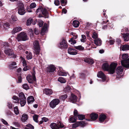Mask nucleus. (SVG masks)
Listing matches in <instances>:
<instances>
[{
  "label": "nucleus",
  "mask_w": 129,
  "mask_h": 129,
  "mask_svg": "<svg viewBox=\"0 0 129 129\" xmlns=\"http://www.w3.org/2000/svg\"><path fill=\"white\" fill-rule=\"evenodd\" d=\"M117 64L115 63H112L109 66L107 63H104L102 65V69L105 71H108L109 74H113L115 71V69Z\"/></svg>",
  "instance_id": "obj_1"
},
{
  "label": "nucleus",
  "mask_w": 129,
  "mask_h": 129,
  "mask_svg": "<svg viewBox=\"0 0 129 129\" xmlns=\"http://www.w3.org/2000/svg\"><path fill=\"white\" fill-rule=\"evenodd\" d=\"M36 12L39 17H42L41 14H43L44 16H45L48 14V11L46 9L41 6H39L37 9Z\"/></svg>",
  "instance_id": "obj_2"
},
{
  "label": "nucleus",
  "mask_w": 129,
  "mask_h": 129,
  "mask_svg": "<svg viewBox=\"0 0 129 129\" xmlns=\"http://www.w3.org/2000/svg\"><path fill=\"white\" fill-rule=\"evenodd\" d=\"M128 57L127 54H123L122 55V58L124 60L121 62L122 65L126 68H129V58L127 60H125Z\"/></svg>",
  "instance_id": "obj_3"
},
{
  "label": "nucleus",
  "mask_w": 129,
  "mask_h": 129,
  "mask_svg": "<svg viewBox=\"0 0 129 129\" xmlns=\"http://www.w3.org/2000/svg\"><path fill=\"white\" fill-rule=\"evenodd\" d=\"M17 39L18 41H25L28 40L26 34L24 32H21L18 35Z\"/></svg>",
  "instance_id": "obj_4"
},
{
  "label": "nucleus",
  "mask_w": 129,
  "mask_h": 129,
  "mask_svg": "<svg viewBox=\"0 0 129 129\" xmlns=\"http://www.w3.org/2000/svg\"><path fill=\"white\" fill-rule=\"evenodd\" d=\"M17 5L19 7L18 10V14L21 15H23L25 13V10L24 8L23 3L20 2H18Z\"/></svg>",
  "instance_id": "obj_5"
},
{
  "label": "nucleus",
  "mask_w": 129,
  "mask_h": 129,
  "mask_svg": "<svg viewBox=\"0 0 129 129\" xmlns=\"http://www.w3.org/2000/svg\"><path fill=\"white\" fill-rule=\"evenodd\" d=\"M34 53L37 55L40 52V48L38 42L36 40L33 43Z\"/></svg>",
  "instance_id": "obj_6"
},
{
  "label": "nucleus",
  "mask_w": 129,
  "mask_h": 129,
  "mask_svg": "<svg viewBox=\"0 0 129 129\" xmlns=\"http://www.w3.org/2000/svg\"><path fill=\"white\" fill-rule=\"evenodd\" d=\"M50 126L52 129H59V128H62L64 126L63 125L60 121L58 122L57 124L54 123H52Z\"/></svg>",
  "instance_id": "obj_7"
},
{
  "label": "nucleus",
  "mask_w": 129,
  "mask_h": 129,
  "mask_svg": "<svg viewBox=\"0 0 129 129\" xmlns=\"http://www.w3.org/2000/svg\"><path fill=\"white\" fill-rule=\"evenodd\" d=\"M59 102L60 101L58 99H54L50 103V106L52 108L54 109L56 105L58 104Z\"/></svg>",
  "instance_id": "obj_8"
},
{
  "label": "nucleus",
  "mask_w": 129,
  "mask_h": 129,
  "mask_svg": "<svg viewBox=\"0 0 129 129\" xmlns=\"http://www.w3.org/2000/svg\"><path fill=\"white\" fill-rule=\"evenodd\" d=\"M35 74V73L34 72L32 74L31 76L29 75L27 76L26 79L29 83H32L34 81L36 80Z\"/></svg>",
  "instance_id": "obj_9"
},
{
  "label": "nucleus",
  "mask_w": 129,
  "mask_h": 129,
  "mask_svg": "<svg viewBox=\"0 0 129 129\" xmlns=\"http://www.w3.org/2000/svg\"><path fill=\"white\" fill-rule=\"evenodd\" d=\"M5 53L6 54L10 56V57L15 58L16 55L14 54L13 50L9 49L6 50L5 51Z\"/></svg>",
  "instance_id": "obj_10"
},
{
  "label": "nucleus",
  "mask_w": 129,
  "mask_h": 129,
  "mask_svg": "<svg viewBox=\"0 0 129 129\" xmlns=\"http://www.w3.org/2000/svg\"><path fill=\"white\" fill-rule=\"evenodd\" d=\"M58 46L61 49L67 48V45L66 41L64 39L62 40L58 44Z\"/></svg>",
  "instance_id": "obj_11"
},
{
  "label": "nucleus",
  "mask_w": 129,
  "mask_h": 129,
  "mask_svg": "<svg viewBox=\"0 0 129 129\" xmlns=\"http://www.w3.org/2000/svg\"><path fill=\"white\" fill-rule=\"evenodd\" d=\"M56 67L53 65L50 64L47 68V71L49 72H53L55 70Z\"/></svg>",
  "instance_id": "obj_12"
},
{
  "label": "nucleus",
  "mask_w": 129,
  "mask_h": 129,
  "mask_svg": "<svg viewBox=\"0 0 129 129\" xmlns=\"http://www.w3.org/2000/svg\"><path fill=\"white\" fill-rule=\"evenodd\" d=\"M97 76L99 78L102 79L103 81H105L106 79V76L104 74L102 71H100L97 74Z\"/></svg>",
  "instance_id": "obj_13"
},
{
  "label": "nucleus",
  "mask_w": 129,
  "mask_h": 129,
  "mask_svg": "<svg viewBox=\"0 0 129 129\" xmlns=\"http://www.w3.org/2000/svg\"><path fill=\"white\" fill-rule=\"evenodd\" d=\"M58 74L60 76H65L67 75V73L65 72L62 70V68L60 67H59L58 69Z\"/></svg>",
  "instance_id": "obj_14"
},
{
  "label": "nucleus",
  "mask_w": 129,
  "mask_h": 129,
  "mask_svg": "<svg viewBox=\"0 0 129 129\" xmlns=\"http://www.w3.org/2000/svg\"><path fill=\"white\" fill-rule=\"evenodd\" d=\"M68 53L70 55H75L77 53V51L71 48H69L68 49Z\"/></svg>",
  "instance_id": "obj_15"
},
{
  "label": "nucleus",
  "mask_w": 129,
  "mask_h": 129,
  "mask_svg": "<svg viewBox=\"0 0 129 129\" xmlns=\"http://www.w3.org/2000/svg\"><path fill=\"white\" fill-rule=\"evenodd\" d=\"M77 98L76 96L73 94H72L71 97L69 98V100L70 102L75 103L77 101Z\"/></svg>",
  "instance_id": "obj_16"
},
{
  "label": "nucleus",
  "mask_w": 129,
  "mask_h": 129,
  "mask_svg": "<svg viewBox=\"0 0 129 129\" xmlns=\"http://www.w3.org/2000/svg\"><path fill=\"white\" fill-rule=\"evenodd\" d=\"M43 93L46 95H50L53 93V91L51 89L45 88L43 90Z\"/></svg>",
  "instance_id": "obj_17"
},
{
  "label": "nucleus",
  "mask_w": 129,
  "mask_h": 129,
  "mask_svg": "<svg viewBox=\"0 0 129 129\" xmlns=\"http://www.w3.org/2000/svg\"><path fill=\"white\" fill-rule=\"evenodd\" d=\"M48 27V25L47 24L45 23L41 31V35H43L44 34V33L47 30Z\"/></svg>",
  "instance_id": "obj_18"
},
{
  "label": "nucleus",
  "mask_w": 129,
  "mask_h": 129,
  "mask_svg": "<svg viewBox=\"0 0 129 129\" xmlns=\"http://www.w3.org/2000/svg\"><path fill=\"white\" fill-rule=\"evenodd\" d=\"M123 68L121 66L118 67L116 70V73L118 74H121L123 72Z\"/></svg>",
  "instance_id": "obj_19"
},
{
  "label": "nucleus",
  "mask_w": 129,
  "mask_h": 129,
  "mask_svg": "<svg viewBox=\"0 0 129 129\" xmlns=\"http://www.w3.org/2000/svg\"><path fill=\"white\" fill-rule=\"evenodd\" d=\"M22 29V28L21 27H17L14 28L12 31V33L13 34H15L18 32L21 31Z\"/></svg>",
  "instance_id": "obj_20"
},
{
  "label": "nucleus",
  "mask_w": 129,
  "mask_h": 129,
  "mask_svg": "<svg viewBox=\"0 0 129 129\" xmlns=\"http://www.w3.org/2000/svg\"><path fill=\"white\" fill-rule=\"evenodd\" d=\"M94 44L97 46H100L101 45L102 41L100 38H98L94 40Z\"/></svg>",
  "instance_id": "obj_21"
},
{
  "label": "nucleus",
  "mask_w": 129,
  "mask_h": 129,
  "mask_svg": "<svg viewBox=\"0 0 129 129\" xmlns=\"http://www.w3.org/2000/svg\"><path fill=\"white\" fill-rule=\"evenodd\" d=\"M123 37L125 41H127L129 40V33L123 34Z\"/></svg>",
  "instance_id": "obj_22"
},
{
  "label": "nucleus",
  "mask_w": 129,
  "mask_h": 129,
  "mask_svg": "<svg viewBox=\"0 0 129 129\" xmlns=\"http://www.w3.org/2000/svg\"><path fill=\"white\" fill-rule=\"evenodd\" d=\"M28 116L27 115L23 114L22 116L21 119L23 122H25L28 119Z\"/></svg>",
  "instance_id": "obj_23"
},
{
  "label": "nucleus",
  "mask_w": 129,
  "mask_h": 129,
  "mask_svg": "<svg viewBox=\"0 0 129 129\" xmlns=\"http://www.w3.org/2000/svg\"><path fill=\"white\" fill-rule=\"evenodd\" d=\"M90 117L91 119L94 120L98 118V115L97 114L92 113L90 115Z\"/></svg>",
  "instance_id": "obj_24"
},
{
  "label": "nucleus",
  "mask_w": 129,
  "mask_h": 129,
  "mask_svg": "<svg viewBox=\"0 0 129 129\" xmlns=\"http://www.w3.org/2000/svg\"><path fill=\"white\" fill-rule=\"evenodd\" d=\"M121 49L123 51H126L129 50V45H125L121 46Z\"/></svg>",
  "instance_id": "obj_25"
},
{
  "label": "nucleus",
  "mask_w": 129,
  "mask_h": 129,
  "mask_svg": "<svg viewBox=\"0 0 129 129\" xmlns=\"http://www.w3.org/2000/svg\"><path fill=\"white\" fill-rule=\"evenodd\" d=\"M34 101V99L33 96H29L27 98V102L28 104L32 103Z\"/></svg>",
  "instance_id": "obj_26"
},
{
  "label": "nucleus",
  "mask_w": 129,
  "mask_h": 129,
  "mask_svg": "<svg viewBox=\"0 0 129 129\" xmlns=\"http://www.w3.org/2000/svg\"><path fill=\"white\" fill-rule=\"evenodd\" d=\"M25 53L26 55V58L28 60L31 59L32 58V55L31 52L29 53L27 51H26Z\"/></svg>",
  "instance_id": "obj_27"
},
{
  "label": "nucleus",
  "mask_w": 129,
  "mask_h": 129,
  "mask_svg": "<svg viewBox=\"0 0 129 129\" xmlns=\"http://www.w3.org/2000/svg\"><path fill=\"white\" fill-rule=\"evenodd\" d=\"M106 118V116L104 114H102L100 115L99 118V121L100 122H103Z\"/></svg>",
  "instance_id": "obj_28"
},
{
  "label": "nucleus",
  "mask_w": 129,
  "mask_h": 129,
  "mask_svg": "<svg viewBox=\"0 0 129 129\" xmlns=\"http://www.w3.org/2000/svg\"><path fill=\"white\" fill-rule=\"evenodd\" d=\"M73 25L75 27H77L79 25V22L77 20H74L73 23Z\"/></svg>",
  "instance_id": "obj_29"
},
{
  "label": "nucleus",
  "mask_w": 129,
  "mask_h": 129,
  "mask_svg": "<svg viewBox=\"0 0 129 129\" xmlns=\"http://www.w3.org/2000/svg\"><path fill=\"white\" fill-rule=\"evenodd\" d=\"M85 61L89 64H92L94 63L93 60L90 58H87L84 60Z\"/></svg>",
  "instance_id": "obj_30"
},
{
  "label": "nucleus",
  "mask_w": 129,
  "mask_h": 129,
  "mask_svg": "<svg viewBox=\"0 0 129 129\" xmlns=\"http://www.w3.org/2000/svg\"><path fill=\"white\" fill-rule=\"evenodd\" d=\"M19 97L20 100V99H26V98H25L24 95L22 92H21L19 93Z\"/></svg>",
  "instance_id": "obj_31"
},
{
  "label": "nucleus",
  "mask_w": 129,
  "mask_h": 129,
  "mask_svg": "<svg viewBox=\"0 0 129 129\" xmlns=\"http://www.w3.org/2000/svg\"><path fill=\"white\" fill-rule=\"evenodd\" d=\"M16 65V62H12L10 64L9 66L10 68L11 69H13L14 68H16V66H14Z\"/></svg>",
  "instance_id": "obj_32"
},
{
  "label": "nucleus",
  "mask_w": 129,
  "mask_h": 129,
  "mask_svg": "<svg viewBox=\"0 0 129 129\" xmlns=\"http://www.w3.org/2000/svg\"><path fill=\"white\" fill-rule=\"evenodd\" d=\"M20 104L22 107L24 106L26 103V99H20Z\"/></svg>",
  "instance_id": "obj_33"
},
{
  "label": "nucleus",
  "mask_w": 129,
  "mask_h": 129,
  "mask_svg": "<svg viewBox=\"0 0 129 129\" xmlns=\"http://www.w3.org/2000/svg\"><path fill=\"white\" fill-rule=\"evenodd\" d=\"M58 81L61 83H64L66 82L65 79L61 77H60L58 78Z\"/></svg>",
  "instance_id": "obj_34"
},
{
  "label": "nucleus",
  "mask_w": 129,
  "mask_h": 129,
  "mask_svg": "<svg viewBox=\"0 0 129 129\" xmlns=\"http://www.w3.org/2000/svg\"><path fill=\"white\" fill-rule=\"evenodd\" d=\"M75 47L76 49L81 51L83 50L84 49V47L81 45L75 46Z\"/></svg>",
  "instance_id": "obj_35"
},
{
  "label": "nucleus",
  "mask_w": 129,
  "mask_h": 129,
  "mask_svg": "<svg viewBox=\"0 0 129 129\" xmlns=\"http://www.w3.org/2000/svg\"><path fill=\"white\" fill-rule=\"evenodd\" d=\"M14 113L16 115H18L19 113V110L17 106H16L14 108Z\"/></svg>",
  "instance_id": "obj_36"
},
{
  "label": "nucleus",
  "mask_w": 129,
  "mask_h": 129,
  "mask_svg": "<svg viewBox=\"0 0 129 129\" xmlns=\"http://www.w3.org/2000/svg\"><path fill=\"white\" fill-rule=\"evenodd\" d=\"M81 41L83 42H84L86 41V37L84 35H82L81 36Z\"/></svg>",
  "instance_id": "obj_37"
},
{
  "label": "nucleus",
  "mask_w": 129,
  "mask_h": 129,
  "mask_svg": "<svg viewBox=\"0 0 129 129\" xmlns=\"http://www.w3.org/2000/svg\"><path fill=\"white\" fill-rule=\"evenodd\" d=\"M38 116L36 114L34 115L33 118L34 120L36 122H38Z\"/></svg>",
  "instance_id": "obj_38"
},
{
  "label": "nucleus",
  "mask_w": 129,
  "mask_h": 129,
  "mask_svg": "<svg viewBox=\"0 0 129 129\" xmlns=\"http://www.w3.org/2000/svg\"><path fill=\"white\" fill-rule=\"evenodd\" d=\"M92 37L94 39H96L97 38L98 36L97 34L94 32H92Z\"/></svg>",
  "instance_id": "obj_39"
},
{
  "label": "nucleus",
  "mask_w": 129,
  "mask_h": 129,
  "mask_svg": "<svg viewBox=\"0 0 129 129\" xmlns=\"http://www.w3.org/2000/svg\"><path fill=\"white\" fill-rule=\"evenodd\" d=\"M3 26L4 28L6 29L9 28L10 25L7 22L3 24Z\"/></svg>",
  "instance_id": "obj_40"
},
{
  "label": "nucleus",
  "mask_w": 129,
  "mask_h": 129,
  "mask_svg": "<svg viewBox=\"0 0 129 129\" xmlns=\"http://www.w3.org/2000/svg\"><path fill=\"white\" fill-rule=\"evenodd\" d=\"M25 67L23 68V71H25L27 70H29L30 68V67L29 66H25Z\"/></svg>",
  "instance_id": "obj_41"
},
{
  "label": "nucleus",
  "mask_w": 129,
  "mask_h": 129,
  "mask_svg": "<svg viewBox=\"0 0 129 129\" xmlns=\"http://www.w3.org/2000/svg\"><path fill=\"white\" fill-rule=\"evenodd\" d=\"M78 118L80 120H82L85 118V116L84 115L81 114L78 115Z\"/></svg>",
  "instance_id": "obj_42"
},
{
  "label": "nucleus",
  "mask_w": 129,
  "mask_h": 129,
  "mask_svg": "<svg viewBox=\"0 0 129 129\" xmlns=\"http://www.w3.org/2000/svg\"><path fill=\"white\" fill-rule=\"evenodd\" d=\"M13 99L15 101H14L15 103H17L19 101V99L18 97L16 96H14L13 97Z\"/></svg>",
  "instance_id": "obj_43"
},
{
  "label": "nucleus",
  "mask_w": 129,
  "mask_h": 129,
  "mask_svg": "<svg viewBox=\"0 0 129 129\" xmlns=\"http://www.w3.org/2000/svg\"><path fill=\"white\" fill-rule=\"evenodd\" d=\"M78 122L79 123V126H84L86 124V123L83 121H80Z\"/></svg>",
  "instance_id": "obj_44"
},
{
  "label": "nucleus",
  "mask_w": 129,
  "mask_h": 129,
  "mask_svg": "<svg viewBox=\"0 0 129 129\" xmlns=\"http://www.w3.org/2000/svg\"><path fill=\"white\" fill-rule=\"evenodd\" d=\"M76 118L74 117H71L70 118V121L72 122H75L76 120Z\"/></svg>",
  "instance_id": "obj_45"
},
{
  "label": "nucleus",
  "mask_w": 129,
  "mask_h": 129,
  "mask_svg": "<svg viewBox=\"0 0 129 129\" xmlns=\"http://www.w3.org/2000/svg\"><path fill=\"white\" fill-rule=\"evenodd\" d=\"M32 19H28L27 21L26 24L27 25H30L32 21Z\"/></svg>",
  "instance_id": "obj_46"
},
{
  "label": "nucleus",
  "mask_w": 129,
  "mask_h": 129,
  "mask_svg": "<svg viewBox=\"0 0 129 129\" xmlns=\"http://www.w3.org/2000/svg\"><path fill=\"white\" fill-rule=\"evenodd\" d=\"M112 38L110 37V39L109 40V44L110 45H113L114 44V43L115 42V40L113 39H111Z\"/></svg>",
  "instance_id": "obj_47"
},
{
  "label": "nucleus",
  "mask_w": 129,
  "mask_h": 129,
  "mask_svg": "<svg viewBox=\"0 0 129 129\" xmlns=\"http://www.w3.org/2000/svg\"><path fill=\"white\" fill-rule=\"evenodd\" d=\"M2 44L3 45V47H4L5 48L9 46L7 42H3L2 43Z\"/></svg>",
  "instance_id": "obj_48"
},
{
  "label": "nucleus",
  "mask_w": 129,
  "mask_h": 129,
  "mask_svg": "<svg viewBox=\"0 0 129 129\" xmlns=\"http://www.w3.org/2000/svg\"><path fill=\"white\" fill-rule=\"evenodd\" d=\"M79 122H76V123L73 124V128H76L79 126Z\"/></svg>",
  "instance_id": "obj_49"
},
{
  "label": "nucleus",
  "mask_w": 129,
  "mask_h": 129,
  "mask_svg": "<svg viewBox=\"0 0 129 129\" xmlns=\"http://www.w3.org/2000/svg\"><path fill=\"white\" fill-rule=\"evenodd\" d=\"M23 88L26 89H28L29 88L27 84H25L23 85Z\"/></svg>",
  "instance_id": "obj_50"
},
{
  "label": "nucleus",
  "mask_w": 129,
  "mask_h": 129,
  "mask_svg": "<svg viewBox=\"0 0 129 129\" xmlns=\"http://www.w3.org/2000/svg\"><path fill=\"white\" fill-rule=\"evenodd\" d=\"M36 6V5L35 3H31L30 6V7L31 8H35Z\"/></svg>",
  "instance_id": "obj_51"
},
{
  "label": "nucleus",
  "mask_w": 129,
  "mask_h": 129,
  "mask_svg": "<svg viewBox=\"0 0 129 129\" xmlns=\"http://www.w3.org/2000/svg\"><path fill=\"white\" fill-rule=\"evenodd\" d=\"M54 4L56 6H58L60 4V2L59 0H55Z\"/></svg>",
  "instance_id": "obj_52"
},
{
  "label": "nucleus",
  "mask_w": 129,
  "mask_h": 129,
  "mask_svg": "<svg viewBox=\"0 0 129 129\" xmlns=\"http://www.w3.org/2000/svg\"><path fill=\"white\" fill-rule=\"evenodd\" d=\"M67 97V96L66 94H64L62 95L61 97V99L62 100H64Z\"/></svg>",
  "instance_id": "obj_53"
},
{
  "label": "nucleus",
  "mask_w": 129,
  "mask_h": 129,
  "mask_svg": "<svg viewBox=\"0 0 129 129\" xmlns=\"http://www.w3.org/2000/svg\"><path fill=\"white\" fill-rule=\"evenodd\" d=\"M22 59V63L23 66H26L27 64L25 60L23 58Z\"/></svg>",
  "instance_id": "obj_54"
},
{
  "label": "nucleus",
  "mask_w": 129,
  "mask_h": 129,
  "mask_svg": "<svg viewBox=\"0 0 129 129\" xmlns=\"http://www.w3.org/2000/svg\"><path fill=\"white\" fill-rule=\"evenodd\" d=\"M39 27H41L43 23V21L42 20H39Z\"/></svg>",
  "instance_id": "obj_55"
},
{
  "label": "nucleus",
  "mask_w": 129,
  "mask_h": 129,
  "mask_svg": "<svg viewBox=\"0 0 129 129\" xmlns=\"http://www.w3.org/2000/svg\"><path fill=\"white\" fill-rule=\"evenodd\" d=\"M1 121L3 123L6 125H8V123L7 122L5 121V120L2 119H1Z\"/></svg>",
  "instance_id": "obj_56"
},
{
  "label": "nucleus",
  "mask_w": 129,
  "mask_h": 129,
  "mask_svg": "<svg viewBox=\"0 0 129 129\" xmlns=\"http://www.w3.org/2000/svg\"><path fill=\"white\" fill-rule=\"evenodd\" d=\"M11 18L12 20L14 21H16L17 20V19L15 16H12L11 17Z\"/></svg>",
  "instance_id": "obj_57"
},
{
  "label": "nucleus",
  "mask_w": 129,
  "mask_h": 129,
  "mask_svg": "<svg viewBox=\"0 0 129 129\" xmlns=\"http://www.w3.org/2000/svg\"><path fill=\"white\" fill-rule=\"evenodd\" d=\"M26 126L27 127H28L29 128L31 129H33L34 128V126L32 125L31 124H27L26 125Z\"/></svg>",
  "instance_id": "obj_58"
},
{
  "label": "nucleus",
  "mask_w": 129,
  "mask_h": 129,
  "mask_svg": "<svg viewBox=\"0 0 129 129\" xmlns=\"http://www.w3.org/2000/svg\"><path fill=\"white\" fill-rule=\"evenodd\" d=\"M42 120H43L44 122H46L48 120V119L45 117H43L42 119Z\"/></svg>",
  "instance_id": "obj_59"
},
{
  "label": "nucleus",
  "mask_w": 129,
  "mask_h": 129,
  "mask_svg": "<svg viewBox=\"0 0 129 129\" xmlns=\"http://www.w3.org/2000/svg\"><path fill=\"white\" fill-rule=\"evenodd\" d=\"M73 39V38H71L70 39V41L71 42L72 44V43L74 44L76 43V40Z\"/></svg>",
  "instance_id": "obj_60"
},
{
  "label": "nucleus",
  "mask_w": 129,
  "mask_h": 129,
  "mask_svg": "<svg viewBox=\"0 0 129 129\" xmlns=\"http://www.w3.org/2000/svg\"><path fill=\"white\" fill-rule=\"evenodd\" d=\"M74 114L76 116H77L78 115V111L77 110H75L74 112Z\"/></svg>",
  "instance_id": "obj_61"
},
{
  "label": "nucleus",
  "mask_w": 129,
  "mask_h": 129,
  "mask_svg": "<svg viewBox=\"0 0 129 129\" xmlns=\"http://www.w3.org/2000/svg\"><path fill=\"white\" fill-rule=\"evenodd\" d=\"M13 124L17 127H19L20 126V124L17 122H13Z\"/></svg>",
  "instance_id": "obj_62"
},
{
  "label": "nucleus",
  "mask_w": 129,
  "mask_h": 129,
  "mask_svg": "<svg viewBox=\"0 0 129 129\" xmlns=\"http://www.w3.org/2000/svg\"><path fill=\"white\" fill-rule=\"evenodd\" d=\"M8 106L10 109H11L12 108V104L10 103H8Z\"/></svg>",
  "instance_id": "obj_63"
},
{
  "label": "nucleus",
  "mask_w": 129,
  "mask_h": 129,
  "mask_svg": "<svg viewBox=\"0 0 129 129\" xmlns=\"http://www.w3.org/2000/svg\"><path fill=\"white\" fill-rule=\"evenodd\" d=\"M85 75L83 73H82L80 75V78H83L85 77Z\"/></svg>",
  "instance_id": "obj_64"
}]
</instances>
